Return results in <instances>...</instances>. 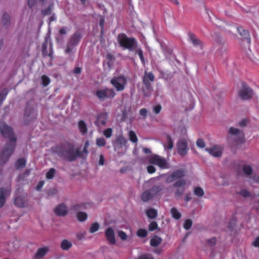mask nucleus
I'll use <instances>...</instances> for the list:
<instances>
[{
    "label": "nucleus",
    "mask_w": 259,
    "mask_h": 259,
    "mask_svg": "<svg viewBox=\"0 0 259 259\" xmlns=\"http://www.w3.org/2000/svg\"><path fill=\"white\" fill-rule=\"evenodd\" d=\"M51 152L57 154L60 158L69 162L75 161L78 157H82V153L79 148L75 149L73 144L64 142L51 149Z\"/></svg>",
    "instance_id": "nucleus-1"
},
{
    "label": "nucleus",
    "mask_w": 259,
    "mask_h": 259,
    "mask_svg": "<svg viewBox=\"0 0 259 259\" xmlns=\"http://www.w3.org/2000/svg\"><path fill=\"white\" fill-rule=\"evenodd\" d=\"M0 132L3 137L10 141L0 154V165H2L8 160L14 151V147L12 143L16 141V138L14 137L13 129L4 122H0Z\"/></svg>",
    "instance_id": "nucleus-2"
},
{
    "label": "nucleus",
    "mask_w": 259,
    "mask_h": 259,
    "mask_svg": "<svg viewBox=\"0 0 259 259\" xmlns=\"http://www.w3.org/2000/svg\"><path fill=\"white\" fill-rule=\"evenodd\" d=\"M117 41L120 46L124 49H127L130 51H133L138 46V42L134 37H127L123 33L118 34L117 37Z\"/></svg>",
    "instance_id": "nucleus-3"
},
{
    "label": "nucleus",
    "mask_w": 259,
    "mask_h": 259,
    "mask_svg": "<svg viewBox=\"0 0 259 259\" xmlns=\"http://www.w3.org/2000/svg\"><path fill=\"white\" fill-rule=\"evenodd\" d=\"M81 38L82 34L80 31L72 34L67 42L65 53L67 54L74 53L75 52V48L78 45Z\"/></svg>",
    "instance_id": "nucleus-4"
},
{
    "label": "nucleus",
    "mask_w": 259,
    "mask_h": 259,
    "mask_svg": "<svg viewBox=\"0 0 259 259\" xmlns=\"http://www.w3.org/2000/svg\"><path fill=\"white\" fill-rule=\"evenodd\" d=\"M127 78L123 75L114 76L110 80V83L117 92L123 91L127 84Z\"/></svg>",
    "instance_id": "nucleus-5"
},
{
    "label": "nucleus",
    "mask_w": 259,
    "mask_h": 259,
    "mask_svg": "<svg viewBox=\"0 0 259 259\" xmlns=\"http://www.w3.org/2000/svg\"><path fill=\"white\" fill-rule=\"evenodd\" d=\"M37 114L36 110L33 108L27 105L24 115V123L26 125L33 122L37 118Z\"/></svg>",
    "instance_id": "nucleus-6"
},
{
    "label": "nucleus",
    "mask_w": 259,
    "mask_h": 259,
    "mask_svg": "<svg viewBox=\"0 0 259 259\" xmlns=\"http://www.w3.org/2000/svg\"><path fill=\"white\" fill-rule=\"evenodd\" d=\"M150 164L158 166L161 169L167 168V162L165 158L157 154L152 155L148 159Z\"/></svg>",
    "instance_id": "nucleus-7"
},
{
    "label": "nucleus",
    "mask_w": 259,
    "mask_h": 259,
    "mask_svg": "<svg viewBox=\"0 0 259 259\" xmlns=\"http://www.w3.org/2000/svg\"><path fill=\"white\" fill-rule=\"evenodd\" d=\"M155 79V76L152 72L147 71L145 72L144 76L143 78V83L145 85L146 90L148 93H145L144 95L145 96H149L150 94V91L152 90V87L150 81H153Z\"/></svg>",
    "instance_id": "nucleus-8"
},
{
    "label": "nucleus",
    "mask_w": 259,
    "mask_h": 259,
    "mask_svg": "<svg viewBox=\"0 0 259 259\" xmlns=\"http://www.w3.org/2000/svg\"><path fill=\"white\" fill-rule=\"evenodd\" d=\"M253 90L245 83H242L241 88L238 92V95L243 100H247L251 99L253 96Z\"/></svg>",
    "instance_id": "nucleus-9"
},
{
    "label": "nucleus",
    "mask_w": 259,
    "mask_h": 259,
    "mask_svg": "<svg viewBox=\"0 0 259 259\" xmlns=\"http://www.w3.org/2000/svg\"><path fill=\"white\" fill-rule=\"evenodd\" d=\"M26 165V160L24 158H19L17 159V173L18 176L17 177L18 180H23L28 177L31 171V169H26L23 172L20 173L19 171L20 168H23Z\"/></svg>",
    "instance_id": "nucleus-10"
},
{
    "label": "nucleus",
    "mask_w": 259,
    "mask_h": 259,
    "mask_svg": "<svg viewBox=\"0 0 259 259\" xmlns=\"http://www.w3.org/2000/svg\"><path fill=\"white\" fill-rule=\"evenodd\" d=\"M96 95L100 100H103L105 98H113L115 96L116 93L113 89L105 88L98 90Z\"/></svg>",
    "instance_id": "nucleus-11"
},
{
    "label": "nucleus",
    "mask_w": 259,
    "mask_h": 259,
    "mask_svg": "<svg viewBox=\"0 0 259 259\" xmlns=\"http://www.w3.org/2000/svg\"><path fill=\"white\" fill-rule=\"evenodd\" d=\"M229 133L230 135L235 137L234 142L237 145L242 144L244 142V134L242 131L231 127L229 128Z\"/></svg>",
    "instance_id": "nucleus-12"
},
{
    "label": "nucleus",
    "mask_w": 259,
    "mask_h": 259,
    "mask_svg": "<svg viewBox=\"0 0 259 259\" xmlns=\"http://www.w3.org/2000/svg\"><path fill=\"white\" fill-rule=\"evenodd\" d=\"M42 53L44 56L51 57L53 54V45L50 37L46 36L42 46Z\"/></svg>",
    "instance_id": "nucleus-13"
},
{
    "label": "nucleus",
    "mask_w": 259,
    "mask_h": 259,
    "mask_svg": "<svg viewBox=\"0 0 259 259\" xmlns=\"http://www.w3.org/2000/svg\"><path fill=\"white\" fill-rule=\"evenodd\" d=\"M185 175V171L183 169H177L168 176L165 180L166 183H170L176 180H180Z\"/></svg>",
    "instance_id": "nucleus-14"
},
{
    "label": "nucleus",
    "mask_w": 259,
    "mask_h": 259,
    "mask_svg": "<svg viewBox=\"0 0 259 259\" xmlns=\"http://www.w3.org/2000/svg\"><path fill=\"white\" fill-rule=\"evenodd\" d=\"M177 151L179 155L185 156L187 153L188 143L187 140L183 139L177 143Z\"/></svg>",
    "instance_id": "nucleus-15"
},
{
    "label": "nucleus",
    "mask_w": 259,
    "mask_h": 259,
    "mask_svg": "<svg viewBox=\"0 0 259 259\" xmlns=\"http://www.w3.org/2000/svg\"><path fill=\"white\" fill-rule=\"evenodd\" d=\"M223 148L221 146L214 145L211 148H207L205 151H207L210 155L214 157H221L223 153Z\"/></svg>",
    "instance_id": "nucleus-16"
},
{
    "label": "nucleus",
    "mask_w": 259,
    "mask_h": 259,
    "mask_svg": "<svg viewBox=\"0 0 259 259\" xmlns=\"http://www.w3.org/2000/svg\"><path fill=\"white\" fill-rule=\"evenodd\" d=\"M108 119V114L106 112H103L99 114L95 122L97 126L105 125Z\"/></svg>",
    "instance_id": "nucleus-17"
},
{
    "label": "nucleus",
    "mask_w": 259,
    "mask_h": 259,
    "mask_svg": "<svg viewBox=\"0 0 259 259\" xmlns=\"http://www.w3.org/2000/svg\"><path fill=\"white\" fill-rule=\"evenodd\" d=\"M105 236L107 240L112 244H114L116 242L115 233L113 229L111 227H108L105 233Z\"/></svg>",
    "instance_id": "nucleus-18"
},
{
    "label": "nucleus",
    "mask_w": 259,
    "mask_h": 259,
    "mask_svg": "<svg viewBox=\"0 0 259 259\" xmlns=\"http://www.w3.org/2000/svg\"><path fill=\"white\" fill-rule=\"evenodd\" d=\"M188 36L189 40L194 46L199 47L201 50L203 49V44L202 41L199 39L194 34L190 32L188 33Z\"/></svg>",
    "instance_id": "nucleus-19"
},
{
    "label": "nucleus",
    "mask_w": 259,
    "mask_h": 259,
    "mask_svg": "<svg viewBox=\"0 0 259 259\" xmlns=\"http://www.w3.org/2000/svg\"><path fill=\"white\" fill-rule=\"evenodd\" d=\"M10 190L8 189L0 188V208L4 205L6 198L10 194Z\"/></svg>",
    "instance_id": "nucleus-20"
},
{
    "label": "nucleus",
    "mask_w": 259,
    "mask_h": 259,
    "mask_svg": "<svg viewBox=\"0 0 259 259\" xmlns=\"http://www.w3.org/2000/svg\"><path fill=\"white\" fill-rule=\"evenodd\" d=\"M55 213L59 216H65L68 213L67 207L64 204L58 205L54 209Z\"/></svg>",
    "instance_id": "nucleus-21"
},
{
    "label": "nucleus",
    "mask_w": 259,
    "mask_h": 259,
    "mask_svg": "<svg viewBox=\"0 0 259 259\" xmlns=\"http://www.w3.org/2000/svg\"><path fill=\"white\" fill-rule=\"evenodd\" d=\"M49 249L48 247L39 248L34 255V258L40 259L42 258L48 252Z\"/></svg>",
    "instance_id": "nucleus-22"
},
{
    "label": "nucleus",
    "mask_w": 259,
    "mask_h": 259,
    "mask_svg": "<svg viewBox=\"0 0 259 259\" xmlns=\"http://www.w3.org/2000/svg\"><path fill=\"white\" fill-rule=\"evenodd\" d=\"M238 31L240 35L244 39H246L248 43L250 42V38L249 32L244 30L243 27H239L237 28Z\"/></svg>",
    "instance_id": "nucleus-23"
},
{
    "label": "nucleus",
    "mask_w": 259,
    "mask_h": 259,
    "mask_svg": "<svg viewBox=\"0 0 259 259\" xmlns=\"http://www.w3.org/2000/svg\"><path fill=\"white\" fill-rule=\"evenodd\" d=\"M153 197L150 190L145 191L141 195V198L143 202H147Z\"/></svg>",
    "instance_id": "nucleus-24"
},
{
    "label": "nucleus",
    "mask_w": 259,
    "mask_h": 259,
    "mask_svg": "<svg viewBox=\"0 0 259 259\" xmlns=\"http://www.w3.org/2000/svg\"><path fill=\"white\" fill-rule=\"evenodd\" d=\"M162 239L157 235L154 236L150 240V245L153 247H157L162 242Z\"/></svg>",
    "instance_id": "nucleus-25"
},
{
    "label": "nucleus",
    "mask_w": 259,
    "mask_h": 259,
    "mask_svg": "<svg viewBox=\"0 0 259 259\" xmlns=\"http://www.w3.org/2000/svg\"><path fill=\"white\" fill-rule=\"evenodd\" d=\"M78 127L80 132L84 135L87 133L88 128L87 125L83 120H80L78 123Z\"/></svg>",
    "instance_id": "nucleus-26"
},
{
    "label": "nucleus",
    "mask_w": 259,
    "mask_h": 259,
    "mask_svg": "<svg viewBox=\"0 0 259 259\" xmlns=\"http://www.w3.org/2000/svg\"><path fill=\"white\" fill-rule=\"evenodd\" d=\"M170 213L172 217L177 220H179L182 217L181 213L176 207H172L170 209Z\"/></svg>",
    "instance_id": "nucleus-27"
},
{
    "label": "nucleus",
    "mask_w": 259,
    "mask_h": 259,
    "mask_svg": "<svg viewBox=\"0 0 259 259\" xmlns=\"http://www.w3.org/2000/svg\"><path fill=\"white\" fill-rule=\"evenodd\" d=\"M146 213L147 216L151 219H155L157 215V211L153 208H150L146 210Z\"/></svg>",
    "instance_id": "nucleus-28"
},
{
    "label": "nucleus",
    "mask_w": 259,
    "mask_h": 259,
    "mask_svg": "<svg viewBox=\"0 0 259 259\" xmlns=\"http://www.w3.org/2000/svg\"><path fill=\"white\" fill-rule=\"evenodd\" d=\"M72 246V243L67 240H63L61 244V247L64 250H68Z\"/></svg>",
    "instance_id": "nucleus-29"
},
{
    "label": "nucleus",
    "mask_w": 259,
    "mask_h": 259,
    "mask_svg": "<svg viewBox=\"0 0 259 259\" xmlns=\"http://www.w3.org/2000/svg\"><path fill=\"white\" fill-rule=\"evenodd\" d=\"M166 141L167 143L164 145V148L168 150L172 149L174 147V143L171 137L169 135L166 136Z\"/></svg>",
    "instance_id": "nucleus-30"
},
{
    "label": "nucleus",
    "mask_w": 259,
    "mask_h": 259,
    "mask_svg": "<svg viewBox=\"0 0 259 259\" xmlns=\"http://www.w3.org/2000/svg\"><path fill=\"white\" fill-rule=\"evenodd\" d=\"M3 24L4 27H7V25L10 24V17L9 14L5 13L3 14L2 17Z\"/></svg>",
    "instance_id": "nucleus-31"
},
{
    "label": "nucleus",
    "mask_w": 259,
    "mask_h": 259,
    "mask_svg": "<svg viewBox=\"0 0 259 259\" xmlns=\"http://www.w3.org/2000/svg\"><path fill=\"white\" fill-rule=\"evenodd\" d=\"M17 207H24L26 204V199L25 197L17 196Z\"/></svg>",
    "instance_id": "nucleus-32"
},
{
    "label": "nucleus",
    "mask_w": 259,
    "mask_h": 259,
    "mask_svg": "<svg viewBox=\"0 0 259 259\" xmlns=\"http://www.w3.org/2000/svg\"><path fill=\"white\" fill-rule=\"evenodd\" d=\"M116 142L117 145L120 148L125 145L126 143V140L122 136L117 137Z\"/></svg>",
    "instance_id": "nucleus-33"
},
{
    "label": "nucleus",
    "mask_w": 259,
    "mask_h": 259,
    "mask_svg": "<svg viewBox=\"0 0 259 259\" xmlns=\"http://www.w3.org/2000/svg\"><path fill=\"white\" fill-rule=\"evenodd\" d=\"M186 184V182L184 179H180L176 181L174 184L173 187L177 188L184 187Z\"/></svg>",
    "instance_id": "nucleus-34"
},
{
    "label": "nucleus",
    "mask_w": 259,
    "mask_h": 259,
    "mask_svg": "<svg viewBox=\"0 0 259 259\" xmlns=\"http://www.w3.org/2000/svg\"><path fill=\"white\" fill-rule=\"evenodd\" d=\"M77 218L79 221L84 222L87 219V214L85 212L80 211L77 213Z\"/></svg>",
    "instance_id": "nucleus-35"
},
{
    "label": "nucleus",
    "mask_w": 259,
    "mask_h": 259,
    "mask_svg": "<svg viewBox=\"0 0 259 259\" xmlns=\"http://www.w3.org/2000/svg\"><path fill=\"white\" fill-rule=\"evenodd\" d=\"M194 193L196 196L199 197L203 196L204 194L203 189L199 187H197L194 188Z\"/></svg>",
    "instance_id": "nucleus-36"
},
{
    "label": "nucleus",
    "mask_w": 259,
    "mask_h": 259,
    "mask_svg": "<svg viewBox=\"0 0 259 259\" xmlns=\"http://www.w3.org/2000/svg\"><path fill=\"white\" fill-rule=\"evenodd\" d=\"M149 190L153 194V195L154 196L160 192L162 190V188L160 186L155 185Z\"/></svg>",
    "instance_id": "nucleus-37"
},
{
    "label": "nucleus",
    "mask_w": 259,
    "mask_h": 259,
    "mask_svg": "<svg viewBox=\"0 0 259 259\" xmlns=\"http://www.w3.org/2000/svg\"><path fill=\"white\" fill-rule=\"evenodd\" d=\"M130 140L133 143H137L138 142V138L135 132L130 131L129 132Z\"/></svg>",
    "instance_id": "nucleus-38"
},
{
    "label": "nucleus",
    "mask_w": 259,
    "mask_h": 259,
    "mask_svg": "<svg viewBox=\"0 0 259 259\" xmlns=\"http://www.w3.org/2000/svg\"><path fill=\"white\" fill-rule=\"evenodd\" d=\"M237 223V219L235 217L233 216L230 220L229 224H228V228L230 230H232L235 226L236 225Z\"/></svg>",
    "instance_id": "nucleus-39"
},
{
    "label": "nucleus",
    "mask_w": 259,
    "mask_h": 259,
    "mask_svg": "<svg viewBox=\"0 0 259 259\" xmlns=\"http://www.w3.org/2000/svg\"><path fill=\"white\" fill-rule=\"evenodd\" d=\"M53 5H50L47 8L41 10V14L43 16H45L51 14Z\"/></svg>",
    "instance_id": "nucleus-40"
},
{
    "label": "nucleus",
    "mask_w": 259,
    "mask_h": 259,
    "mask_svg": "<svg viewBox=\"0 0 259 259\" xmlns=\"http://www.w3.org/2000/svg\"><path fill=\"white\" fill-rule=\"evenodd\" d=\"M99 228V224L97 222L93 223L90 228L89 231L91 233H94L97 231Z\"/></svg>",
    "instance_id": "nucleus-41"
},
{
    "label": "nucleus",
    "mask_w": 259,
    "mask_h": 259,
    "mask_svg": "<svg viewBox=\"0 0 259 259\" xmlns=\"http://www.w3.org/2000/svg\"><path fill=\"white\" fill-rule=\"evenodd\" d=\"M147 231L143 229H139L137 232V235L139 237L145 238L147 236Z\"/></svg>",
    "instance_id": "nucleus-42"
},
{
    "label": "nucleus",
    "mask_w": 259,
    "mask_h": 259,
    "mask_svg": "<svg viewBox=\"0 0 259 259\" xmlns=\"http://www.w3.org/2000/svg\"><path fill=\"white\" fill-rule=\"evenodd\" d=\"M8 93V91L7 89H4L2 90V91L0 93V105L2 104L3 101L6 98Z\"/></svg>",
    "instance_id": "nucleus-43"
},
{
    "label": "nucleus",
    "mask_w": 259,
    "mask_h": 259,
    "mask_svg": "<svg viewBox=\"0 0 259 259\" xmlns=\"http://www.w3.org/2000/svg\"><path fill=\"white\" fill-rule=\"evenodd\" d=\"M41 80H42V84L44 87L48 86L50 82V78L46 75H44L41 76Z\"/></svg>",
    "instance_id": "nucleus-44"
},
{
    "label": "nucleus",
    "mask_w": 259,
    "mask_h": 259,
    "mask_svg": "<svg viewBox=\"0 0 259 259\" xmlns=\"http://www.w3.org/2000/svg\"><path fill=\"white\" fill-rule=\"evenodd\" d=\"M56 170L54 168H51L46 174V178L52 179L54 178Z\"/></svg>",
    "instance_id": "nucleus-45"
},
{
    "label": "nucleus",
    "mask_w": 259,
    "mask_h": 259,
    "mask_svg": "<svg viewBox=\"0 0 259 259\" xmlns=\"http://www.w3.org/2000/svg\"><path fill=\"white\" fill-rule=\"evenodd\" d=\"M106 143V141L103 138H97L96 139V144L100 147H104Z\"/></svg>",
    "instance_id": "nucleus-46"
},
{
    "label": "nucleus",
    "mask_w": 259,
    "mask_h": 259,
    "mask_svg": "<svg viewBox=\"0 0 259 259\" xmlns=\"http://www.w3.org/2000/svg\"><path fill=\"white\" fill-rule=\"evenodd\" d=\"M243 171L247 175H250L252 172V167L250 165H244L243 167Z\"/></svg>",
    "instance_id": "nucleus-47"
},
{
    "label": "nucleus",
    "mask_w": 259,
    "mask_h": 259,
    "mask_svg": "<svg viewBox=\"0 0 259 259\" xmlns=\"http://www.w3.org/2000/svg\"><path fill=\"white\" fill-rule=\"evenodd\" d=\"M192 225V221L190 219H187L184 224V228L185 229L188 230H189Z\"/></svg>",
    "instance_id": "nucleus-48"
},
{
    "label": "nucleus",
    "mask_w": 259,
    "mask_h": 259,
    "mask_svg": "<svg viewBox=\"0 0 259 259\" xmlns=\"http://www.w3.org/2000/svg\"><path fill=\"white\" fill-rule=\"evenodd\" d=\"M158 228V224L156 222H152L148 226V229L150 231H153Z\"/></svg>",
    "instance_id": "nucleus-49"
},
{
    "label": "nucleus",
    "mask_w": 259,
    "mask_h": 259,
    "mask_svg": "<svg viewBox=\"0 0 259 259\" xmlns=\"http://www.w3.org/2000/svg\"><path fill=\"white\" fill-rule=\"evenodd\" d=\"M112 134V130L111 128H108L105 130L103 132L104 136L107 138H109L111 137Z\"/></svg>",
    "instance_id": "nucleus-50"
},
{
    "label": "nucleus",
    "mask_w": 259,
    "mask_h": 259,
    "mask_svg": "<svg viewBox=\"0 0 259 259\" xmlns=\"http://www.w3.org/2000/svg\"><path fill=\"white\" fill-rule=\"evenodd\" d=\"M137 52L142 64H144L145 63V61L142 50L141 48L138 49Z\"/></svg>",
    "instance_id": "nucleus-51"
},
{
    "label": "nucleus",
    "mask_w": 259,
    "mask_h": 259,
    "mask_svg": "<svg viewBox=\"0 0 259 259\" xmlns=\"http://www.w3.org/2000/svg\"><path fill=\"white\" fill-rule=\"evenodd\" d=\"M184 191V189H178L175 193V196L176 198H179L182 196Z\"/></svg>",
    "instance_id": "nucleus-52"
},
{
    "label": "nucleus",
    "mask_w": 259,
    "mask_h": 259,
    "mask_svg": "<svg viewBox=\"0 0 259 259\" xmlns=\"http://www.w3.org/2000/svg\"><path fill=\"white\" fill-rule=\"evenodd\" d=\"M196 144L198 147L201 148H204L205 146V142L201 139H199L197 140Z\"/></svg>",
    "instance_id": "nucleus-53"
},
{
    "label": "nucleus",
    "mask_w": 259,
    "mask_h": 259,
    "mask_svg": "<svg viewBox=\"0 0 259 259\" xmlns=\"http://www.w3.org/2000/svg\"><path fill=\"white\" fill-rule=\"evenodd\" d=\"M240 195L242 196L243 197H247L250 196L249 192L245 189L241 190L239 193Z\"/></svg>",
    "instance_id": "nucleus-54"
},
{
    "label": "nucleus",
    "mask_w": 259,
    "mask_h": 259,
    "mask_svg": "<svg viewBox=\"0 0 259 259\" xmlns=\"http://www.w3.org/2000/svg\"><path fill=\"white\" fill-rule=\"evenodd\" d=\"M138 259H154L151 254H144L139 256Z\"/></svg>",
    "instance_id": "nucleus-55"
},
{
    "label": "nucleus",
    "mask_w": 259,
    "mask_h": 259,
    "mask_svg": "<svg viewBox=\"0 0 259 259\" xmlns=\"http://www.w3.org/2000/svg\"><path fill=\"white\" fill-rule=\"evenodd\" d=\"M147 171L148 173L152 174L155 172L156 169L153 165H148L147 167Z\"/></svg>",
    "instance_id": "nucleus-56"
},
{
    "label": "nucleus",
    "mask_w": 259,
    "mask_h": 259,
    "mask_svg": "<svg viewBox=\"0 0 259 259\" xmlns=\"http://www.w3.org/2000/svg\"><path fill=\"white\" fill-rule=\"evenodd\" d=\"M118 236L122 239V240H126V238H127V235H126V234L122 231H120L118 232Z\"/></svg>",
    "instance_id": "nucleus-57"
},
{
    "label": "nucleus",
    "mask_w": 259,
    "mask_h": 259,
    "mask_svg": "<svg viewBox=\"0 0 259 259\" xmlns=\"http://www.w3.org/2000/svg\"><path fill=\"white\" fill-rule=\"evenodd\" d=\"M207 243L211 246H213L216 244V238L215 237H213L211 239H208L207 240Z\"/></svg>",
    "instance_id": "nucleus-58"
},
{
    "label": "nucleus",
    "mask_w": 259,
    "mask_h": 259,
    "mask_svg": "<svg viewBox=\"0 0 259 259\" xmlns=\"http://www.w3.org/2000/svg\"><path fill=\"white\" fill-rule=\"evenodd\" d=\"M161 110V106L160 105H157L153 107V112L157 114H159Z\"/></svg>",
    "instance_id": "nucleus-59"
},
{
    "label": "nucleus",
    "mask_w": 259,
    "mask_h": 259,
    "mask_svg": "<svg viewBox=\"0 0 259 259\" xmlns=\"http://www.w3.org/2000/svg\"><path fill=\"white\" fill-rule=\"evenodd\" d=\"M85 204H75L73 206V209L75 210H78L80 209H82L84 208Z\"/></svg>",
    "instance_id": "nucleus-60"
},
{
    "label": "nucleus",
    "mask_w": 259,
    "mask_h": 259,
    "mask_svg": "<svg viewBox=\"0 0 259 259\" xmlns=\"http://www.w3.org/2000/svg\"><path fill=\"white\" fill-rule=\"evenodd\" d=\"M147 110L146 108H142L140 110V114L143 116L144 118H145L147 114Z\"/></svg>",
    "instance_id": "nucleus-61"
},
{
    "label": "nucleus",
    "mask_w": 259,
    "mask_h": 259,
    "mask_svg": "<svg viewBox=\"0 0 259 259\" xmlns=\"http://www.w3.org/2000/svg\"><path fill=\"white\" fill-rule=\"evenodd\" d=\"M44 184H45V182L44 181H41L39 182V183H38V184L37 185V186L35 188V190L37 191H39L44 186Z\"/></svg>",
    "instance_id": "nucleus-62"
},
{
    "label": "nucleus",
    "mask_w": 259,
    "mask_h": 259,
    "mask_svg": "<svg viewBox=\"0 0 259 259\" xmlns=\"http://www.w3.org/2000/svg\"><path fill=\"white\" fill-rule=\"evenodd\" d=\"M36 3V0H28V5L30 8L34 7Z\"/></svg>",
    "instance_id": "nucleus-63"
},
{
    "label": "nucleus",
    "mask_w": 259,
    "mask_h": 259,
    "mask_svg": "<svg viewBox=\"0 0 259 259\" xmlns=\"http://www.w3.org/2000/svg\"><path fill=\"white\" fill-rule=\"evenodd\" d=\"M252 245L254 247H259V236L255 238V240L252 243Z\"/></svg>",
    "instance_id": "nucleus-64"
}]
</instances>
